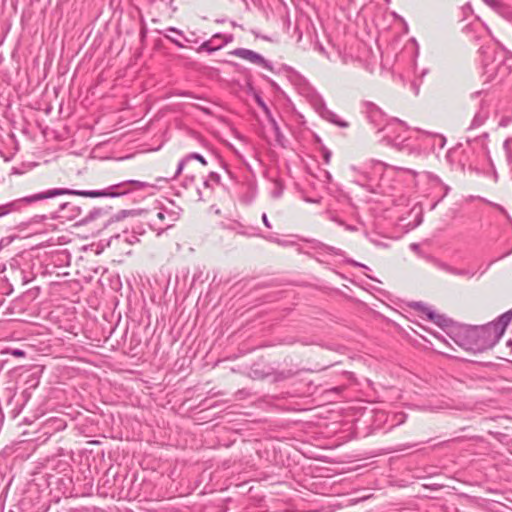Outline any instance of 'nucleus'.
Masks as SVG:
<instances>
[{
  "label": "nucleus",
  "mask_w": 512,
  "mask_h": 512,
  "mask_svg": "<svg viewBox=\"0 0 512 512\" xmlns=\"http://www.w3.org/2000/svg\"><path fill=\"white\" fill-rule=\"evenodd\" d=\"M511 321L512 308L495 321L472 331L461 345L474 352L486 351L499 341Z\"/></svg>",
  "instance_id": "obj_1"
},
{
  "label": "nucleus",
  "mask_w": 512,
  "mask_h": 512,
  "mask_svg": "<svg viewBox=\"0 0 512 512\" xmlns=\"http://www.w3.org/2000/svg\"><path fill=\"white\" fill-rule=\"evenodd\" d=\"M154 185L148 182L139 180H127L123 181L101 190H75L68 188H53L44 191L46 199H50L60 195H76L82 197L99 198V197H122L133 193L135 191L145 190L147 188H153Z\"/></svg>",
  "instance_id": "obj_2"
},
{
  "label": "nucleus",
  "mask_w": 512,
  "mask_h": 512,
  "mask_svg": "<svg viewBox=\"0 0 512 512\" xmlns=\"http://www.w3.org/2000/svg\"><path fill=\"white\" fill-rule=\"evenodd\" d=\"M501 49L503 52L502 55L489 48L483 49V76L487 82L496 81L501 83L510 75L512 71V52L503 46Z\"/></svg>",
  "instance_id": "obj_3"
},
{
  "label": "nucleus",
  "mask_w": 512,
  "mask_h": 512,
  "mask_svg": "<svg viewBox=\"0 0 512 512\" xmlns=\"http://www.w3.org/2000/svg\"><path fill=\"white\" fill-rule=\"evenodd\" d=\"M182 209L180 207L174 208H160L149 220V226L152 230L157 231L160 235L165 230L174 226L175 222L179 220Z\"/></svg>",
  "instance_id": "obj_4"
},
{
  "label": "nucleus",
  "mask_w": 512,
  "mask_h": 512,
  "mask_svg": "<svg viewBox=\"0 0 512 512\" xmlns=\"http://www.w3.org/2000/svg\"><path fill=\"white\" fill-rule=\"evenodd\" d=\"M306 90V97L309 103L323 119L342 128L348 127V123L346 121L341 120L337 114L326 107L323 98L316 91L310 88H307Z\"/></svg>",
  "instance_id": "obj_5"
},
{
  "label": "nucleus",
  "mask_w": 512,
  "mask_h": 512,
  "mask_svg": "<svg viewBox=\"0 0 512 512\" xmlns=\"http://www.w3.org/2000/svg\"><path fill=\"white\" fill-rule=\"evenodd\" d=\"M194 160L198 161L203 167L207 166L208 164L203 155L196 152L189 153L179 161L175 172L171 176L166 177L165 180L171 181L176 179L184 171V169H186L187 174L185 176V185L188 183L193 184L195 181V175L193 174L194 168L192 167L191 163Z\"/></svg>",
  "instance_id": "obj_6"
},
{
  "label": "nucleus",
  "mask_w": 512,
  "mask_h": 512,
  "mask_svg": "<svg viewBox=\"0 0 512 512\" xmlns=\"http://www.w3.org/2000/svg\"><path fill=\"white\" fill-rule=\"evenodd\" d=\"M45 199L46 196L43 191L2 204L0 205V218L13 213H21L28 206Z\"/></svg>",
  "instance_id": "obj_7"
},
{
  "label": "nucleus",
  "mask_w": 512,
  "mask_h": 512,
  "mask_svg": "<svg viewBox=\"0 0 512 512\" xmlns=\"http://www.w3.org/2000/svg\"><path fill=\"white\" fill-rule=\"evenodd\" d=\"M230 54L239 57L241 59H244L246 61H249L253 64H256L258 66H261L271 72L274 71L273 65L270 61L266 60L262 55L259 53L246 49V48H236L233 51L230 52Z\"/></svg>",
  "instance_id": "obj_8"
},
{
  "label": "nucleus",
  "mask_w": 512,
  "mask_h": 512,
  "mask_svg": "<svg viewBox=\"0 0 512 512\" xmlns=\"http://www.w3.org/2000/svg\"><path fill=\"white\" fill-rule=\"evenodd\" d=\"M428 259L436 268H438L448 274H451L454 276L465 277L467 279H471L476 275V272L473 270L466 269V268H456V267H454L438 258H435L433 256H429Z\"/></svg>",
  "instance_id": "obj_9"
},
{
  "label": "nucleus",
  "mask_w": 512,
  "mask_h": 512,
  "mask_svg": "<svg viewBox=\"0 0 512 512\" xmlns=\"http://www.w3.org/2000/svg\"><path fill=\"white\" fill-rule=\"evenodd\" d=\"M83 215V207L77 202H65L62 203L58 210L57 214L52 216V218H61L66 220H75L77 218H81Z\"/></svg>",
  "instance_id": "obj_10"
},
{
  "label": "nucleus",
  "mask_w": 512,
  "mask_h": 512,
  "mask_svg": "<svg viewBox=\"0 0 512 512\" xmlns=\"http://www.w3.org/2000/svg\"><path fill=\"white\" fill-rule=\"evenodd\" d=\"M415 308L420 311L422 314L426 315V317L431 320L433 323L440 327H447L449 326L450 320L445 317L444 315L436 313L434 310H432L431 307L418 302L415 303Z\"/></svg>",
  "instance_id": "obj_11"
},
{
  "label": "nucleus",
  "mask_w": 512,
  "mask_h": 512,
  "mask_svg": "<svg viewBox=\"0 0 512 512\" xmlns=\"http://www.w3.org/2000/svg\"><path fill=\"white\" fill-rule=\"evenodd\" d=\"M108 212L109 211L106 208L95 207L92 210H90L87 214L82 216L77 221L76 225H78V226L87 225V224L97 220L98 218L106 216L108 214Z\"/></svg>",
  "instance_id": "obj_12"
},
{
  "label": "nucleus",
  "mask_w": 512,
  "mask_h": 512,
  "mask_svg": "<svg viewBox=\"0 0 512 512\" xmlns=\"http://www.w3.org/2000/svg\"><path fill=\"white\" fill-rule=\"evenodd\" d=\"M222 37L221 33L214 34L209 40L204 41L198 48L197 52L207 51L209 54L221 49L223 44H216V39Z\"/></svg>",
  "instance_id": "obj_13"
},
{
  "label": "nucleus",
  "mask_w": 512,
  "mask_h": 512,
  "mask_svg": "<svg viewBox=\"0 0 512 512\" xmlns=\"http://www.w3.org/2000/svg\"><path fill=\"white\" fill-rule=\"evenodd\" d=\"M488 117H489V111L484 108H481L474 115V118L471 122L469 129H475V128L482 126L484 124V122L488 119Z\"/></svg>",
  "instance_id": "obj_14"
},
{
  "label": "nucleus",
  "mask_w": 512,
  "mask_h": 512,
  "mask_svg": "<svg viewBox=\"0 0 512 512\" xmlns=\"http://www.w3.org/2000/svg\"><path fill=\"white\" fill-rule=\"evenodd\" d=\"M392 126H393V123H390L387 126H385L383 129H379V131H387V135L385 136V138H387L389 140V142H391L394 146H397L400 149H402L406 146L404 143H405V141H407V138L400 139V136H396L393 138L390 135Z\"/></svg>",
  "instance_id": "obj_15"
},
{
  "label": "nucleus",
  "mask_w": 512,
  "mask_h": 512,
  "mask_svg": "<svg viewBox=\"0 0 512 512\" xmlns=\"http://www.w3.org/2000/svg\"><path fill=\"white\" fill-rule=\"evenodd\" d=\"M490 8H492L498 15H500L504 19L512 10V8L510 6H508L501 0H494V2L491 4Z\"/></svg>",
  "instance_id": "obj_16"
},
{
  "label": "nucleus",
  "mask_w": 512,
  "mask_h": 512,
  "mask_svg": "<svg viewBox=\"0 0 512 512\" xmlns=\"http://www.w3.org/2000/svg\"><path fill=\"white\" fill-rule=\"evenodd\" d=\"M213 184L220 185L221 184V176L216 172H210L207 178L203 181V186L207 189H212Z\"/></svg>",
  "instance_id": "obj_17"
},
{
  "label": "nucleus",
  "mask_w": 512,
  "mask_h": 512,
  "mask_svg": "<svg viewBox=\"0 0 512 512\" xmlns=\"http://www.w3.org/2000/svg\"><path fill=\"white\" fill-rule=\"evenodd\" d=\"M134 213V210H121L109 218V220L105 223V227H108L112 223L119 222L129 215H133Z\"/></svg>",
  "instance_id": "obj_18"
},
{
  "label": "nucleus",
  "mask_w": 512,
  "mask_h": 512,
  "mask_svg": "<svg viewBox=\"0 0 512 512\" xmlns=\"http://www.w3.org/2000/svg\"><path fill=\"white\" fill-rule=\"evenodd\" d=\"M15 278H18L21 281L22 285L28 284L34 279V276L31 272H27L23 269H16L14 271Z\"/></svg>",
  "instance_id": "obj_19"
},
{
  "label": "nucleus",
  "mask_w": 512,
  "mask_h": 512,
  "mask_svg": "<svg viewBox=\"0 0 512 512\" xmlns=\"http://www.w3.org/2000/svg\"><path fill=\"white\" fill-rule=\"evenodd\" d=\"M269 122L271 123L273 131L275 133L276 141L279 144L283 145L282 141L284 139V135L281 133L280 127H279L278 123L276 122V120L272 116L269 117Z\"/></svg>",
  "instance_id": "obj_20"
},
{
  "label": "nucleus",
  "mask_w": 512,
  "mask_h": 512,
  "mask_svg": "<svg viewBox=\"0 0 512 512\" xmlns=\"http://www.w3.org/2000/svg\"><path fill=\"white\" fill-rule=\"evenodd\" d=\"M2 353L10 354V355L18 357V358H23L26 356V352L19 348H7Z\"/></svg>",
  "instance_id": "obj_21"
},
{
  "label": "nucleus",
  "mask_w": 512,
  "mask_h": 512,
  "mask_svg": "<svg viewBox=\"0 0 512 512\" xmlns=\"http://www.w3.org/2000/svg\"><path fill=\"white\" fill-rule=\"evenodd\" d=\"M358 181L361 183L362 186L369 187L371 192H376V189L369 184V182L371 181V177H369L367 173H361L360 179Z\"/></svg>",
  "instance_id": "obj_22"
},
{
  "label": "nucleus",
  "mask_w": 512,
  "mask_h": 512,
  "mask_svg": "<svg viewBox=\"0 0 512 512\" xmlns=\"http://www.w3.org/2000/svg\"><path fill=\"white\" fill-rule=\"evenodd\" d=\"M14 239H15V236H7V237L1 238L0 239V250L5 247H8L13 242Z\"/></svg>",
  "instance_id": "obj_23"
},
{
  "label": "nucleus",
  "mask_w": 512,
  "mask_h": 512,
  "mask_svg": "<svg viewBox=\"0 0 512 512\" xmlns=\"http://www.w3.org/2000/svg\"><path fill=\"white\" fill-rule=\"evenodd\" d=\"M220 39H222V42L220 44H223V46H224L233 41V35L232 34H228V35L222 34V37Z\"/></svg>",
  "instance_id": "obj_24"
},
{
  "label": "nucleus",
  "mask_w": 512,
  "mask_h": 512,
  "mask_svg": "<svg viewBox=\"0 0 512 512\" xmlns=\"http://www.w3.org/2000/svg\"><path fill=\"white\" fill-rule=\"evenodd\" d=\"M45 220H47V216H46V215H35V216L31 219V222H32V223H42V222H44Z\"/></svg>",
  "instance_id": "obj_25"
},
{
  "label": "nucleus",
  "mask_w": 512,
  "mask_h": 512,
  "mask_svg": "<svg viewBox=\"0 0 512 512\" xmlns=\"http://www.w3.org/2000/svg\"><path fill=\"white\" fill-rule=\"evenodd\" d=\"M165 37L168 40H170L172 43H174L177 47H179V48H183L184 47V45L178 39H175V38L167 36V35H165Z\"/></svg>",
  "instance_id": "obj_26"
},
{
  "label": "nucleus",
  "mask_w": 512,
  "mask_h": 512,
  "mask_svg": "<svg viewBox=\"0 0 512 512\" xmlns=\"http://www.w3.org/2000/svg\"><path fill=\"white\" fill-rule=\"evenodd\" d=\"M262 222H263V224L265 225V227H267L268 229H271V228H272L271 223L269 222V220H268V217H267V214H266V213H263V214H262Z\"/></svg>",
  "instance_id": "obj_27"
},
{
  "label": "nucleus",
  "mask_w": 512,
  "mask_h": 512,
  "mask_svg": "<svg viewBox=\"0 0 512 512\" xmlns=\"http://www.w3.org/2000/svg\"><path fill=\"white\" fill-rule=\"evenodd\" d=\"M417 444H402V445H399L398 447V451H404V450H407V449H410V448H413L415 447Z\"/></svg>",
  "instance_id": "obj_28"
},
{
  "label": "nucleus",
  "mask_w": 512,
  "mask_h": 512,
  "mask_svg": "<svg viewBox=\"0 0 512 512\" xmlns=\"http://www.w3.org/2000/svg\"><path fill=\"white\" fill-rule=\"evenodd\" d=\"M258 103L265 110L268 117H270L271 114H270V111H269L268 107L266 106V104L260 98L258 99Z\"/></svg>",
  "instance_id": "obj_29"
},
{
  "label": "nucleus",
  "mask_w": 512,
  "mask_h": 512,
  "mask_svg": "<svg viewBox=\"0 0 512 512\" xmlns=\"http://www.w3.org/2000/svg\"><path fill=\"white\" fill-rule=\"evenodd\" d=\"M126 241L130 244H134L139 241V238L136 235H132L131 238H127Z\"/></svg>",
  "instance_id": "obj_30"
},
{
  "label": "nucleus",
  "mask_w": 512,
  "mask_h": 512,
  "mask_svg": "<svg viewBox=\"0 0 512 512\" xmlns=\"http://www.w3.org/2000/svg\"><path fill=\"white\" fill-rule=\"evenodd\" d=\"M167 30L170 31V32L176 33V34H178L180 36L183 35L182 31L177 29V28H175V27H169Z\"/></svg>",
  "instance_id": "obj_31"
},
{
  "label": "nucleus",
  "mask_w": 512,
  "mask_h": 512,
  "mask_svg": "<svg viewBox=\"0 0 512 512\" xmlns=\"http://www.w3.org/2000/svg\"><path fill=\"white\" fill-rule=\"evenodd\" d=\"M304 201H306L308 203H320V198L313 199V198L305 197Z\"/></svg>",
  "instance_id": "obj_32"
},
{
  "label": "nucleus",
  "mask_w": 512,
  "mask_h": 512,
  "mask_svg": "<svg viewBox=\"0 0 512 512\" xmlns=\"http://www.w3.org/2000/svg\"><path fill=\"white\" fill-rule=\"evenodd\" d=\"M292 376V373L290 371H288L287 374H284V372L280 373V375L277 377V379H286L288 377H291Z\"/></svg>",
  "instance_id": "obj_33"
},
{
  "label": "nucleus",
  "mask_w": 512,
  "mask_h": 512,
  "mask_svg": "<svg viewBox=\"0 0 512 512\" xmlns=\"http://www.w3.org/2000/svg\"><path fill=\"white\" fill-rule=\"evenodd\" d=\"M330 219H331L333 222H335V223H337V224H339V225H341V226H343V225H344V222H343L341 219H339L338 217H336V216H332Z\"/></svg>",
  "instance_id": "obj_34"
},
{
  "label": "nucleus",
  "mask_w": 512,
  "mask_h": 512,
  "mask_svg": "<svg viewBox=\"0 0 512 512\" xmlns=\"http://www.w3.org/2000/svg\"><path fill=\"white\" fill-rule=\"evenodd\" d=\"M343 227H344L346 230H348V231H356V230H357V228H356L355 226H353V225H349V224H345V223H344Z\"/></svg>",
  "instance_id": "obj_35"
},
{
  "label": "nucleus",
  "mask_w": 512,
  "mask_h": 512,
  "mask_svg": "<svg viewBox=\"0 0 512 512\" xmlns=\"http://www.w3.org/2000/svg\"><path fill=\"white\" fill-rule=\"evenodd\" d=\"M281 194H282V190H281V189H277V190H274V191L272 192V196H273L274 198H278V197H280V196H281Z\"/></svg>",
  "instance_id": "obj_36"
},
{
  "label": "nucleus",
  "mask_w": 512,
  "mask_h": 512,
  "mask_svg": "<svg viewBox=\"0 0 512 512\" xmlns=\"http://www.w3.org/2000/svg\"><path fill=\"white\" fill-rule=\"evenodd\" d=\"M504 149L506 150L507 156L510 157V151H509V140H506L504 142Z\"/></svg>",
  "instance_id": "obj_37"
},
{
  "label": "nucleus",
  "mask_w": 512,
  "mask_h": 512,
  "mask_svg": "<svg viewBox=\"0 0 512 512\" xmlns=\"http://www.w3.org/2000/svg\"><path fill=\"white\" fill-rule=\"evenodd\" d=\"M351 264H352L353 266H359V267H362V268H366V269H367V266H366V265L361 264V263H358V262H356V261H351Z\"/></svg>",
  "instance_id": "obj_38"
},
{
  "label": "nucleus",
  "mask_w": 512,
  "mask_h": 512,
  "mask_svg": "<svg viewBox=\"0 0 512 512\" xmlns=\"http://www.w3.org/2000/svg\"><path fill=\"white\" fill-rule=\"evenodd\" d=\"M505 20L512 24V10H511V11H510V13L506 16Z\"/></svg>",
  "instance_id": "obj_39"
},
{
  "label": "nucleus",
  "mask_w": 512,
  "mask_h": 512,
  "mask_svg": "<svg viewBox=\"0 0 512 512\" xmlns=\"http://www.w3.org/2000/svg\"><path fill=\"white\" fill-rule=\"evenodd\" d=\"M197 194H198V199L203 201L205 200L204 197H203V194H202V191L200 189L197 190Z\"/></svg>",
  "instance_id": "obj_40"
},
{
  "label": "nucleus",
  "mask_w": 512,
  "mask_h": 512,
  "mask_svg": "<svg viewBox=\"0 0 512 512\" xmlns=\"http://www.w3.org/2000/svg\"><path fill=\"white\" fill-rule=\"evenodd\" d=\"M497 207L500 210V212H502L504 215L507 216V218H509V215L507 214L506 210L503 207H501L500 205H497Z\"/></svg>",
  "instance_id": "obj_41"
},
{
  "label": "nucleus",
  "mask_w": 512,
  "mask_h": 512,
  "mask_svg": "<svg viewBox=\"0 0 512 512\" xmlns=\"http://www.w3.org/2000/svg\"><path fill=\"white\" fill-rule=\"evenodd\" d=\"M410 248H411L412 250L417 251V250L419 249V246H418V244H416V243H412V244L410 245Z\"/></svg>",
  "instance_id": "obj_42"
},
{
  "label": "nucleus",
  "mask_w": 512,
  "mask_h": 512,
  "mask_svg": "<svg viewBox=\"0 0 512 512\" xmlns=\"http://www.w3.org/2000/svg\"><path fill=\"white\" fill-rule=\"evenodd\" d=\"M401 170L406 171V172H409V173H411L413 176H416V174H417L415 171H413V170H411V169H404V168H401Z\"/></svg>",
  "instance_id": "obj_43"
},
{
  "label": "nucleus",
  "mask_w": 512,
  "mask_h": 512,
  "mask_svg": "<svg viewBox=\"0 0 512 512\" xmlns=\"http://www.w3.org/2000/svg\"><path fill=\"white\" fill-rule=\"evenodd\" d=\"M394 122L399 124V125H401V126H406L405 123L403 121L399 120V119H395Z\"/></svg>",
  "instance_id": "obj_44"
},
{
  "label": "nucleus",
  "mask_w": 512,
  "mask_h": 512,
  "mask_svg": "<svg viewBox=\"0 0 512 512\" xmlns=\"http://www.w3.org/2000/svg\"><path fill=\"white\" fill-rule=\"evenodd\" d=\"M328 249H329V251L333 252V253H334V254H336V255H338V254H339V253H338V249H335V248H333V247H329Z\"/></svg>",
  "instance_id": "obj_45"
},
{
  "label": "nucleus",
  "mask_w": 512,
  "mask_h": 512,
  "mask_svg": "<svg viewBox=\"0 0 512 512\" xmlns=\"http://www.w3.org/2000/svg\"><path fill=\"white\" fill-rule=\"evenodd\" d=\"M483 2L490 7L494 0H483Z\"/></svg>",
  "instance_id": "obj_46"
},
{
  "label": "nucleus",
  "mask_w": 512,
  "mask_h": 512,
  "mask_svg": "<svg viewBox=\"0 0 512 512\" xmlns=\"http://www.w3.org/2000/svg\"><path fill=\"white\" fill-rule=\"evenodd\" d=\"M483 2L490 7L494 0H483Z\"/></svg>",
  "instance_id": "obj_47"
},
{
  "label": "nucleus",
  "mask_w": 512,
  "mask_h": 512,
  "mask_svg": "<svg viewBox=\"0 0 512 512\" xmlns=\"http://www.w3.org/2000/svg\"><path fill=\"white\" fill-rule=\"evenodd\" d=\"M483 2L490 7L494 0H483Z\"/></svg>",
  "instance_id": "obj_48"
},
{
  "label": "nucleus",
  "mask_w": 512,
  "mask_h": 512,
  "mask_svg": "<svg viewBox=\"0 0 512 512\" xmlns=\"http://www.w3.org/2000/svg\"><path fill=\"white\" fill-rule=\"evenodd\" d=\"M483 2L490 7L494 0H483Z\"/></svg>",
  "instance_id": "obj_49"
},
{
  "label": "nucleus",
  "mask_w": 512,
  "mask_h": 512,
  "mask_svg": "<svg viewBox=\"0 0 512 512\" xmlns=\"http://www.w3.org/2000/svg\"><path fill=\"white\" fill-rule=\"evenodd\" d=\"M440 141H441L440 147H443L445 145V142H446L445 138L441 136L440 137Z\"/></svg>",
  "instance_id": "obj_50"
},
{
  "label": "nucleus",
  "mask_w": 512,
  "mask_h": 512,
  "mask_svg": "<svg viewBox=\"0 0 512 512\" xmlns=\"http://www.w3.org/2000/svg\"><path fill=\"white\" fill-rule=\"evenodd\" d=\"M329 158H330V153H326V154H325V160H326V162H328V161H329Z\"/></svg>",
  "instance_id": "obj_51"
},
{
  "label": "nucleus",
  "mask_w": 512,
  "mask_h": 512,
  "mask_svg": "<svg viewBox=\"0 0 512 512\" xmlns=\"http://www.w3.org/2000/svg\"><path fill=\"white\" fill-rule=\"evenodd\" d=\"M38 292H39V288H35V292L29 291V293H33L34 295H36Z\"/></svg>",
  "instance_id": "obj_52"
},
{
  "label": "nucleus",
  "mask_w": 512,
  "mask_h": 512,
  "mask_svg": "<svg viewBox=\"0 0 512 512\" xmlns=\"http://www.w3.org/2000/svg\"><path fill=\"white\" fill-rule=\"evenodd\" d=\"M511 253H512V250L505 253L501 258L506 257V256L510 255Z\"/></svg>",
  "instance_id": "obj_53"
},
{
  "label": "nucleus",
  "mask_w": 512,
  "mask_h": 512,
  "mask_svg": "<svg viewBox=\"0 0 512 512\" xmlns=\"http://www.w3.org/2000/svg\"><path fill=\"white\" fill-rule=\"evenodd\" d=\"M448 191H449V187L445 186V194L444 195H446L448 193Z\"/></svg>",
  "instance_id": "obj_54"
},
{
  "label": "nucleus",
  "mask_w": 512,
  "mask_h": 512,
  "mask_svg": "<svg viewBox=\"0 0 512 512\" xmlns=\"http://www.w3.org/2000/svg\"><path fill=\"white\" fill-rule=\"evenodd\" d=\"M444 407L443 406H440V407H436L435 409H433V411H436L438 409H443Z\"/></svg>",
  "instance_id": "obj_55"
},
{
  "label": "nucleus",
  "mask_w": 512,
  "mask_h": 512,
  "mask_svg": "<svg viewBox=\"0 0 512 512\" xmlns=\"http://www.w3.org/2000/svg\"><path fill=\"white\" fill-rule=\"evenodd\" d=\"M262 39L269 40L268 36H262Z\"/></svg>",
  "instance_id": "obj_56"
},
{
  "label": "nucleus",
  "mask_w": 512,
  "mask_h": 512,
  "mask_svg": "<svg viewBox=\"0 0 512 512\" xmlns=\"http://www.w3.org/2000/svg\"><path fill=\"white\" fill-rule=\"evenodd\" d=\"M326 176H327L328 179L331 178V175L328 172L326 173Z\"/></svg>",
  "instance_id": "obj_57"
},
{
  "label": "nucleus",
  "mask_w": 512,
  "mask_h": 512,
  "mask_svg": "<svg viewBox=\"0 0 512 512\" xmlns=\"http://www.w3.org/2000/svg\"><path fill=\"white\" fill-rule=\"evenodd\" d=\"M384 1H385V2H387V3H389V2H390V0H384Z\"/></svg>",
  "instance_id": "obj_58"
}]
</instances>
